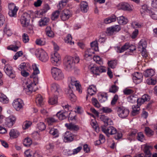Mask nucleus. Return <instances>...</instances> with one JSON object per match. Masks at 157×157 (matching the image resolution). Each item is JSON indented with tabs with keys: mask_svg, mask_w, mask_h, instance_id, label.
Here are the masks:
<instances>
[{
	"mask_svg": "<svg viewBox=\"0 0 157 157\" xmlns=\"http://www.w3.org/2000/svg\"><path fill=\"white\" fill-rule=\"evenodd\" d=\"M68 86L71 88H74L75 87L76 90L79 93H82L81 86L79 84V82L73 77H71L68 78Z\"/></svg>",
	"mask_w": 157,
	"mask_h": 157,
	"instance_id": "nucleus-1",
	"label": "nucleus"
},
{
	"mask_svg": "<svg viewBox=\"0 0 157 157\" xmlns=\"http://www.w3.org/2000/svg\"><path fill=\"white\" fill-rule=\"evenodd\" d=\"M51 71L52 77L56 80H62L64 78L63 74L61 70L59 68L52 67Z\"/></svg>",
	"mask_w": 157,
	"mask_h": 157,
	"instance_id": "nucleus-2",
	"label": "nucleus"
},
{
	"mask_svg": "<svg viewBox=\"0 0 157 157\" xmlns=\"http://www.w3.org/2000/svg\"><path fill=\"white\" fill-rule=\"evenodd\" d=\"M39 59L43 62H46L49 59L47 53L43 49L40 48L37 49L35 54Z\"/></svg>",
	"mask_w": 157,
	"mask_h": 157,
	"instance_id": "nucleus-3",
	"label": "nucleus"
},
{
	"mask_svg": "<svg viewBox=\"0 0 157 157\" xmlns=\"http://www.w3.org/2000/svg\"><path fill=\"white\" fill-rule=\"evenodd\" d=\"M102 131L105 133L108 137L110 135L115 134L117 132V130L114 127L110 126L107 127L105 125L101 126Z\"/></svg>",
	"mask_w": 157,
	"mask_h": 157,
	"instance_id": "nucleus-4",
	"label": "nucleus"
},
{
	"mask_svg": "<svg viewBox=\"0 0 157 157\" xmlns=\"http://www.w3.org/2000/svg\"><path fill=\"white\" fill-rule=\"evenodd\" d=\"M140 11L142 16L143 17L147 13H149L152 19L154 20L157 19V15L153 13L152 11L149 10L146 5H144L142 6Z\"/></svg>",
	"mask_w": 157,
	"mask_h": 157,
	"instance_id": "nucleus-5",
	"label": "nucleus"
},
{
	"mask_svg": "<svg viewBox=\"0 0 157 157\" xmlns=\"http://www.w3.org/2000/svg\"><path fill=\"white\" fill-rule=\"evenodd\" d=\"M8 8L9 10L8 14L10 17H15L17 16V13L19 9V7L13 3H9Z\"/></svg>",
	"mask_w": 157,
	"mask_h": 157,
	"instance_id": "nucleus-6",
	"label": "nucleus"
},
{
	"mask_svg": "<svg viewBox=\"0 0 157 157\" xmlns=\"http://www.w3.org/2000/svg\"><path fill=\"white\" fill-rule=\"evenodd\" d=\"M116 109L118 116L122 118L127 117L129 112L128 109L122 106H118L116 108Z\"/></svg>",
	"mask_w": 157,
	"mask_h": 157,
	"instance_id": "nucleus-7",
	"label": "nucleus"
},
{
	"mask_svg": "<svg viewBox=\"0 0 157 157\" xmlns=\"http://www.w3.org/2000/svg\"><path fill=\"white\" fill-rule=\"evenodd\" d=\"M24 105L23 101L20 98L14 100L12 103L13 107L17 111H19L22 109Z\"/></svg>",
	"mask_w": 157,
	"mask_h": 157,
	"instance_id": "nucleus-8",
	"label": "nucleus"
},
{
	"mask_svg": "<svg viewBox=\"0 0 157 157\" xmlns=\"http://www.w3.org/2000/svg\"><path fill=\"white\" fill-rule=\"evenodd\" d=\"M74 58L70 56H66L64 60V63L65 66L67 69L70 70L71 69L74 67Z\"/></svg>",
	"mask_w": 157,
	"mask_h": 157,
	"instance_id": "nucleus-9",
	"label": "nucleus"
},
{
	"mask_svg": "<svg viewBox=\"0 0 157 157\" xmlns=\"http://www.w3.org/2000/svg\"><path fill=\"white\" fill-rule=\"evenodd\" d=\"M91 71L94 74L99 75L100 73L105 72V68L102 66L96 67L95 66H90L89 67Z\"/></svg>",
	"mask_w": 157,
	"mask_h": 157,
	"instance_id": "nucleus-10",
	"label": "nucleus"
},
{
	"mask_svg": "<svg viewBox=\"0 0 157 157\" xmlns=\"http://www.w3.org/2000/svg\"><path fill=\"white\" fill-rule=\"evenodd\" d=\"M4 70L6 74L12 78H14L16 76L15 71L12 67L10 65L6 64L5 66Z\"/></svg>",
	"mask_w": 157,
	"mask_h": 157,
	"instance_id": "nucleus-11",
	"label": "nucleus"
},
{
	"mask_svg": "<svg viewBox=\"0 0 157 157\" xmlns=\"http://www.w3.org/2000/svg\"><path fill=\"white\" fill-rule=\"evenodd\" d=\"M37 88L36 83L33 80V82H29L28 85H27L26 87L24 89V90L27 94H30L32 92L35 91Z\"/></svg>",
	"mask_w": 157,
	"mask_h": 157,
	"instance_id": "nucleus-12",
	"label": "nucleus"
},
{
	"mask_svg": "<svg viewBox=\"0 0 157 157\" xmlns=\"http://www.w3.org/2000/svg\"><path fill=\"white\" fill-rule=\"evenodd\" d=\"M63 108L66 109L65 111H61L58 112L56 114V116L60 120H62L65 119L66 117L68 115V113L67 110L68 109V105H66L63 106Z\"/></svg>",
	"mask_w": 157,
	"mask_h": 157,
	"instance_id": "nucleus-13",
	"label": "nucleus"
},
{
	"mask_svg": "<svg viewBox=\"0 0 157 157\" xmlns=\"http://www.w3.org/2000/svg\"><path fill=\"white\" fill-rule=\"evenodd\" d=\"M132 7V6L125 2L121 3L117 6V7L118 9L129 11H131L133 10Z\"/></svg>",
	"mask_w": 157,
	"mask_h": 157,
	"instance_id": "nucleus-14",
	"label": "nucleus"
},
{
	"mask_svg": "<svg viewBox=\"0 0 157 157\" xmlns=\"http://www.w3.org/2000/svg\"><path fill=\"white\" fill-rule=\"evenodd\" d=\"M51 91L54 93V95L57 96L62 92L61 89L58 84L53 83L51 85Z\"/></svg>",
	"mask_w": 157,
	"mask_h": 157,
	"instance_id": "nucleus-15",
	"label": "nucleus"
},
{
	"mask_svg": "<svg viewBox=\"0 0 157 157\" xmlns=\"http://www.w3.org/2000/svg\"><path fill=\"white\" fill-rule=\"evenodd\" d=\"M61 58L60 55L57 52H56L52 55L51 61L54 65H58L60 63Z\"/></svg>",
	"mask_w": 157,
	"mask_h": 157,
	"instance_id": "nucleus-16",
	"label": "nucleus"
},
{
	"mask_svg": "<svg viewBox=\"0 0 157 157\" xmlns=\"http://www.w3.org/2000/svg\"><path fill=\"white\" fill-rule=\"evenodd\" d=\"M143 150L145 154V157H150L151 155V150L153 148L152 147L147 144L143 145L142 146Z\"/></svg>",
	"mask_w": 157,
	"mask_h": 157,
	"instance_id": "nucleus-17",
	"label": "nucleus"
},
{
	"mask_svg": "<svg viewBox=\"0 0 157 157\" xmlns=\"http://www.w3.org/2000/svg\"><path fill=\"white\" fill-rule=\"evenodd\" d=\"M16 118L13 115H11L7 117L6 120V124L8 127H12L15 123Z\"/></svg>",
	"mask_w": 157,
	"mask_h": 157,
	"instance_id": "nucleus-18",
	"label": "nucleus"
},
{
	"mask_svg": "<svg viewBox=\"0 0 157 157\" xmlns=\"http://www.w3.org/2000/svg\"><path fill=\"white\" fill-rule=\"evenodd\" d=\"M64 141L65 142H69L72 141L74 138L73 134L71 132L67 131L63 135Z\"/></svg>",
	"mask_w": 157,
	"mask_h": 157,
	"instance_id": "nucleus-19",
	"label": "nucleus"
},
{
	"mask_svg": "<svg viewBox=\"0 0 157 157\" xmlns=\"http://www.w3.org/2000/svg\"><path fill=\"white\" fill-rule=\"evenodd\" d=\"M73 89L68 86L65 90V93L71 101H75L76 100V97L73 93L72 89Z\"/></svg>",
	"mask_w": 157,
	"mask_h": 157,
	"instance_id": "nucleus-20",
	"label": "nucleus"
},
{
	"mask_svg": "<svg viewBox=\"0 0 157 157\" xmlns=\"http://www.w3.org/2000/svg\"><path fill=\"white\" fill-rule=\"evenodd\" d=\"M142 77L143 76L141 73L136 72L134 74L133 80L135 83L138 84L142 82Z\"/></svg>",
	"mask_w": 157,
	"mask_h": 157,
	"instance_id": "nucleus-21",
	"label": "nucleus"
},
{
	"mask_svg": "<svg viewBox=\"0 0 157 157\" xmlns=\"http://www.w3.org/2000/svg\"><path fill=\"white\" fill-rule=\"evenodd\" d=\"M100 119L101 121L104 123V125H105V126H107L109 124L110 125L113 124L112 121L107 117L104 115H101L100 116Z\"/></svg>",
	"mask_w": 157,
	"mask_h": 157,
	"instance_id": "nucleus-22",
	"label": "nucleus"
},
{
	"mask_svg": "<svg viewBox=\"0 0 157 157\" xmlns=\"http://www.w3.org/2000/svg\"><path fill=\"white\" fill-rule=\"evenodd\" d=\"M71 12L67 9H65L63 11L60 17L61 19H68L71 16Z\"/></svg>",
	"mask_w": 157,
	"mask_h": 157,
	"instance_id": "nucleus-23",
	"label": "nucleus"
},
{
	"mask_svg": "<svg viewBox=\"0 0 157 157\" xmlns=\"http://www.w3.org/2000/svg\"><path fill=\"white\" fill-rule=\"evenodd\" d=\"M65 126L68 129L72 131H77L79 129V127L72 123H66Z\"/></svg>",
	"mask_w": 157,
	"mask_h": 157,
	"instance_id": "nucleus-24",
	"label": "nucleus"
},
{
	"mask_svg": "<svg viewBox=\"0 0 157 157\" xmlns=\"http://www.w3.org/2000/svg\"><path fill=\"white\" fill-rule=\"evenodd\" d=\"M147 46V43L146 41L144 40H141L138 43L137 49L139 51L141 52L145 49Z\"/></svg>",
	"mask_w": 157,
	"mask_h": 157,
	"instance_id": "nucleus-25",
	"label": "nucleus"
},
{
	"mask_svg": "<svg viewBox=\"0 0 157 157\" xmlns=\"http://www.w3.org/2000/svg\"><path fill=\"white\" fill-rule=\"evenodd\" d=\"M80 7L81 10L83 13L87 12L89 9L88 3L86 1L82 2Z\"/></svg>",
	"mask_w": 157,
	"mask_h": 157,
	"instance_id": "nucleus-26",
	"label": "nucleus"
},
{
	"mask_svg": "<svg viewBox=\"0 0 157 157\" xmlns=\"http://www.w3.org/2000/svg\"><path fill=\"white\" fill-rule=\"evenodd\" d=\"M32 67L33 71V75L30 76V77L34 79L36 78V75L39 73L40 71L39 70L36 64H33L32 65Z\"/></svg>",
	"mask_w": 157,
	"mask_h": 157,
	"instance_id": "nucleus-27",
	"label": "nucleus"
},
{
	"mask_svg": "<svg viewBox=\"0 0 157 157\" xmlns=\"http://www.w3.org/2000/svg\"><path fill=\"white\" fill-rule=\"evenodd\" d=\"M21 43L19 41H16V44L15 45H11L7 48V49L8 50H11L14 52L17 51L18 48L20 47Z\"/></svg>",
	"mask_w": 157,
	"mask_h": 157,
	"instance_id": "nucleus-28",
	"label": "nucleus"
},
{
	"mask_svg": "<svg viewBox=\"0 0 157 157\" xmlns=\"http://www.w3.org/2000/svg\"><path fill=\"white\" fill-rule=\"evenodd\" d=\"M36 101L38 106H41L44 104L43 98L40 94H38L36 96Z\"/></svg>",
	"mask_w": 157,
	"mask_h": 157,
	"instance_id": "nucleus-29",
	"label": "nucleus"
},
{
	"mask_svg": "<svg viewBox=\"0 0 157 157\" xmlns=\"http://www.w3.org/2000/svg\"><path fill=\"white\" fill-rule=\"evenodd\" d=\"M155 72L152 69H147L144 72V76L146 77H151L155 75Z\"/></svg>",
	"mask_w": 157,
	"mask_h": 157,
	"instance_id": "nucleus-30",
	"label": "nucleus"
},
{
	"mask_svg": "<svg viewBox=\"0 0 157 157\" xmlns=\"http://www.w3.org/2000/svg\"><path fill=\"white\" fill-rule=\"evenodd\" d=\"M96 91L97 89L96 86L94 85L89 86L87 89V92L90 95H93L95 94Z\"/></svg>",
	"mask_w": 157,
	"mask_h": 157,
	"instance_id": "nucleus-31",
	"label": "nucleus"
},
{
	"mask_svg": "<svg viewBox=\"0 0 157 157\" xmlns=\"http://www.w3.org/2000/svg\"><path fill=\"white\" fill-rule=\"evenodd\" d=\"M132 116H135L139 113L140 107L138 105H132Z\"/></svg>",
	"mask_w": 157,
	"mask_h": 157,
	"instance_id": "nucleus-32",
	"label": "nucleus"
},
{
	"mask_svg": "<svg viewBox=\"0 0 157 157\" xmlns=\"http://www.w3.org/2000/svg\"><path fill=\"white\" fill-rule=\"evenodd\" d=\"M94 53V51L93 49L89 48L86 50L85 52L84 58L86 59L88 57H90Z\"/></svg>",
	"mask_w": 157,
	"mask_h": 157,
	"instance_id": "nucleus-33",
	"label": "nucleus"
},
{
	"mask_svg": "<svg viewBox=\"0 0 157 157\" xmlns=\"http://www.w3.org/2000/svg\"><path fill=\"white\" fill-rule=\"evenodd\" d=\"M9 134L10 137L12 138H16L19 135L18 131L14 129H11Z\"/></svg>",
	"mask_w": 157,
	"mask_h": 157,
	"instance_id": "nucleus-34",
	"label": "nucleus"
},
{
	"mask_svg": "<svg viewBox=\"0 0 157 157\" xmlns=\"http://www.w3.org/2000/svg\"><path fill=\"white\" fill-rule=\"evenodd\" d=\"M45 32L47 36L50 37H54V34L53 32L51 30L50 26H47L45 29Z\"/></svg>",
	"mask_w": 157,
	"mask_h": 157,
	"instance_id": "nucleus-35",
	"label": "nucleus"
},
{
	"mask_svg": "<svg viewBox=\"0 0 157 157\" xmlns=\"http://www.w3.org/2000/svg\"><path fill=\"white\" fill-rule=\"evenodd\" d=\"M72 37L71 34H68L64 39L65 43L70 45H73L74 43L72 41Z\"/></svg>",
	"mask_w": 157,
	"mask_h": 157,
	"instance_id": "nucleus-36",
	"label": "nucleus"
},
{
	"mask_svg": "<svg viewBox=\"0 0 157 157\" xmlns=\"http://www.w3.org/2000/svg\"><path fill=\"white\" fill-rule=\"evenodd\" d=\"M0 101L3 103H7L9 102V100L5 94L0 93Z\"/></svg>",
	"mask_w": 157,
	"mask_h": 157,
	"instance_id": "nucleus-37",
	"label": "nucleus"
},
{
	"mask_svg": "<svg viewBox=\"0 0 157 157\" xmlns=\"http://www.w3.org/2000/svg\"><path fill=\"white\" fill-rule=\"evenodd\" d=\"M31 139L29 137L25 138L23 141V144L26 147L29 146L32 144Z\"/></svg>",
	"mask_w": 157,
	"mask_h": 157,
	"instance_id": "nucleus-38",
	"label": "nucleus"
},
{
	"mask_svg": "<svg viewBox=\"0 0 157 157\" xmlns=\"http://www.w3.org/2000/svg\"><path fill=\"white\" fill-rule=\"evenodd\" d=\"M49 132L50 134L54 136L55 137H56L59 136L58 131L56 129L52 128L50 129Z\"/></svg>",
	"mask_w": 157,
	"mask_h": 157,
	"instance_id": "nucleus-39",
	"label": "nucleus"
},
{
	"mask_svg": "<svg viewBox=\"0 0 157 157\" xmlns=\"http://www.w3.org/2000/svg\"><path fill=\"white\" fill-rule=\"evenodd\" d=\"M68 2V0H61L59 3L58 6V7L59 9L61 10L62 8L67 5V2Z\"/></svg>",
	"mask_w": 157,
	"mask_h": 157,
	"instance_id": "nucleus-40",
	"label": "nucleus"
},
{
	"mask_svg": "<svg viewBox=\"0 0 157 157\" xmlns=\"http://www.w3.org/2000/svg\"><path fill=\"white\" fill-rule=\"evenodd\" d=\"M54 147V145L53 143H49L45 146L46 150L49 152H51Z\"/></svg>",
	"mask_w": 157,
	"mask_h": 157,
	"instance_id": "nucleus-41",
	"label": "nucleus"
},
{
	"mask_svg": "<svg viewBox=\"0 0 157 157\" xmlns=\"http://www.w3.org/2000/svg\"><path fill=\"white\" fill-rule=\"evenodd\" d=\"M49 103L51 105H54L57 102V96L55 95L53 97L50 98L48 101Z\"/></svg>",
	"mask_w": 157,
	"mask_h": 157,
	"instance_id": "nucleus-42",
	"label": "nucleus"
},
{
	"mask_svg": "<svg viewBox=\"0 0 157 157\" xmlns=\"http://www.w3.org/2000/svg\"><path fill=\"white\" fill-rule=\"evenodd\" d=\"M91 49H93L94 51H97L98 49V44L97 41H94L90 43Z\"/></svg>",
	"mask_w": 157,
	"mask_h": 157,
	"instance_id": "nucleus-43",
	"label": "nucleus"
},
{
	"mask_svg": "<svg viewBox=\"0 0 157 157\" xmlns=\"http://www.w3.org/2000/svg\"><path fill=\"white\" fill-rule=\"evenodd\" d=\"M37 128L40 131H43L46 128V125L43 122H40L37 124Z\"/></svg>",
	"mask_w": 157,
	"mask_h": 157,
	"instance_id": "nucleus-44",
	"label": "nucleus"
},
{
	"mask_svg": "<svg viewBox=\"0 0 157 157\" xmlns=\"http://www.w3.org/2000/svg\"><path fill=\"white\" fill-rule=\"evenodd\" d=\"M32 124V122L29 121H26L22 125L23 128L24 129H26L29 128Z\"/></svg>",
	"mask_w": 157,
	"mask_h": 157,
	"instance_id": "nucleus-45",
	"label": "nucleus"
},
{
	"mask_svg": "<svg viewBox=\"0 0 157 157\" xmlns=\"http://www.w3.org/2000/svg\"><path fill=\"white\" fill-rule=\"evenodd\" d=\"M117 64V61L116 60H113L110 61L108 62L109 66L112 68H115Z\"/></svg>",
	"mask_w": 157,
	"mask_h": 157,
	"instance_id": "nucleus-46",
	"label": "nucleus"
},
{
	"mask_svg": "<svg viewBox=\"0 0 157 157\" xmlns=\"http://www.w3.org/2000/svg\"><path fill=\"white\" fill-rule=\"evenodd\" d=\"M108 96L106 94H101L99 97V99L101 102H104L107 99Z\"/></svg>",
	"mask_w": 157,
	"mask_h": 157,
	"instance_id": "nucleus-47",
	"label": "nucleus"
},
{
	"mask_svg": "<svg viewBox=\"0 0 157 157\" xmlns=\"http://www.w3.org/2000/svg\"><path fill=\"white\" fill-rule=\"evenodd\" d=\"M36 44L41 46L44 45L45 44V42L42 39L39 38L36 39L35 41Z\"/></svg>",
	"mask_w": 157,
	"mask_h": 157,
	"instance_id": "nucleus-48",
	"label": "nucleus"
},
{
	"mask_svg": "<svg viewBox=\"0 0 157 157\" xmlns=\"http://www.w3.org/2000/svg\"><path fill=\"white\" fill-rule=\"evenodd\" d=\"M50 9V7L48 4H45L43 7L41 13H47Z\"/></svg>",
	"mask_w": 157,
	"mask_h": 157,
	"instance_id": "nucleus-49",
	"label": "nucleus"
},
{
	"mask_svg": "<svg viewBox=\"0 0 157 157\" xmlns=\"http://www.w3.org/2000/svg\"><path fill=\"white\" fill-rule=\"evenodd\" d=\"M137 139L138 140L141 142H143L145 140L144 136L142 132H139L138 133Z\"/></svg>",
	"mask_w": 157,
	"mask_h": 157,
	"instance_id": "nucleus-50",
	"label": "nucleus"
},
{
	"mask_svg": "<svg viewBox=\"0 0 157 157\" xmlns=\"http://www.w3.org/2000/svg\"><path fill=\"white\" fill-rule=\"evenodd\" d=\"M59 11L57 10L53 12L52 15V19L54 20L55 19H57L59 15Z\"/></svg>",
	"mask_w": 157,
	"mask_h": 157,
	"instance_id": "nucleus-51",
	"label": "nucleus"
},
{
	"mask_svg": "<svg viewBox=\"0 0 157 157\" xmlns=\"http://www.w3.org/2000/svg\"><path fill=\"white\" fill-rule=\"evenodd\" d=\"M145 131L146 134L148 136H151L153 135V131L148 127H145Z\"/></svg>",
	"mask_w": 157,
	"mask_h": 157,
	"instance_id": "nucleus-52",
	"label": "nucleus"
},
{
	"mask_svg": "<svg viewBox=\"0 0 157 157\" xmlns=\"http://www.w3.org/2000/svg\"><path fill=\"white\" fill-rule=\"evenodd\" d=\"M136 100L137 98L133 95L130 96L127 98L128 101L132 103H134Z\"/></svg>",
	"mask_w": 157,
	"mask_h": 157,
	"instance_id": "nucleus-53",
	"label": "nucleus"
},
{
	"mask_svg": "<svg viewBox=\"0 0 157 157\" xmlns=\"http://www.w3.org/2000/svg\"><path fill=\"white\" fill-rule=\"evenodd\" d=\"M22 40L24 43H26L29 40V38L28 35L26 33H24L22 36Z\"/></svg>",
	"mask_w": 157,
	"mask_h": 157,
	"instance_id": "nucleus-54",
	"label": "nucleus"
},
{
	"mask_svg": "<svg viewBox=\"0 0 157 157\" xmlns=\"http://www.w3.org/2000/svg\"><path fill=\"white\" fill-rule=\"evenodd\" d=\"M20 22L23 27H27L30 25L29 20H20Z\"/></svg>",
	"mask_w": 157,
	"mask_h": 157,
	"instance_id": "nucleus-55",
	"label": "nucleus"
},
{
	"mask_svg": "<svg viewBox=\"0 0 157 157\" xmlns=\"http://www.w3.org/2000/svg\"><path fill=\"white\" fill-rule=\"evenodd\" d=\"M24 154L26 157H33L34 153L30 150L25 151Z\"/></svg>",
	"mask_w": 157,
	"mask_h": 157,
	"instance_id": "nucleus-56",
	"label": "nucleus"
},
{
	"mask_svg": "<svg viewBox=\"0 0 157 157\" xmlns=\"http://www.w3.org/2000/svg\"><path fill=\"white\" fill-rule=\"evenodd\" d=\"M147 83L150 85H155L157 82L156 80L152 78L147 79L146 81Z\"/></svg>",
	"mask_w": 157,
	"mask_h": 157,
	"instance_id": "nucleus-57",
	"label": "nucleus"
},
{
	"mask_svg": "<svg viewBox=\"0 0 157 157\" xmlns=\"http://www.w3.org/2000/svg\"><path fill=\"white\" fill-rule=\"evenodd\" d=\"M101 110L103 112L105 113H109L112 111V109L108 107H103Z\"/></svg>",
	"mask_w": 157,
	"mask_h": 157,
	"instance_id": "nucleus-58",
	"label": "nucleus"
},
{
	"mask_svg": "<svg viewBox=\"0 0 157 157\" xmlns=\"http://www.w3.org/2000/svg\"><path fill=\"white\" fill-rule=\"evenodd\" d=\"M111 27L113 28V32L115 33L118 32L121 29L120 26L118 25L112 26Z\"/></svg>",
	"mask_w": 157,
	"mask_h": 157,
	"instance_id": "nucleus-59",
	"label": "nucleus"
},
{
	"mask_svg": "<svg viewBox=\"0 0 157 157\" xmlns=\"http://www.w3.org/2000/svg\"><path fill=\"white\" fill-rule=\"evenodd\" d=\"M93 59L97 63L99 64L102 63V62L101 58L98 56H94L93 57Z\"/></svg>",
	"mask_w": 157,
	"mask_h": 157,
	"instance_id": "nucleus-60",
	"label": "nucleus"
},
{
	"mask_svg": "<svg viewBox=\"0 0 157 157\" xmlns=\"http://www.w3.org/2000/svg\"><path fill=\"white\" fill-rule=\"evenodd\" d=\"M48 23V20H39L38 22L39 25L40 27L47 25Z\"/></svg>",
	"mask_w": 157,
	"mask_h": 157,
	"instance_id": "nucleus-61",
	"label": "nucleus"
},
{
	"mask_svg": "<svg viewBox=\"0 0 157 157\" xmlns=\"http://www.w3.org/2000/svg\"><path fill=\"white\" fill-rule=\"evenodd\" d=\"M118 88L115 85L112 86L109 89V92L113 93H115L118 90Z\"/></svg>",
	"mask_w": 157,
	"mask_h": 157,
	"instance_id": "nucleus-62",
	"label": "nucleus"
},
{
	"mask_svg": "<svg viewBox=\"0 0 157 157\" xmlns=\"http://www.w3.org/2000/svg\"><path fill=\"white\" fill-rule=\"evenodd\" d=\"M19 69L20 70H25L27 69L26 64L25 63H21L19 66Z\"/></svg>",
	"mask_w": 157,
	"mask_h": 157,
	"instance_id": "nucleus-63",
	"label": "nucleus"
},
{
	"mask_svg": "<svg viewBox=\"0 0 157 157\" xmlns=\"http://www.w3.org/2000/svg\"><path fill=\"white\" fill-rule=\"evenodd\" d=\"M106 33L109 36L113 35V34L115 33L114 32H113V28L111 26L107 28Z\"/></svg>",
	"mask_w": 157,
	"mask_h": 157,
	"instance_id": "nucleus-64",
	"label": "nucleus"
}]
</instances>
